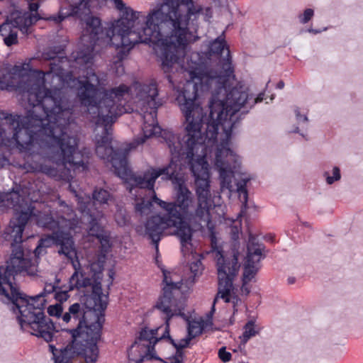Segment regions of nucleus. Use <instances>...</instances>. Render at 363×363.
Segmentation results:
<instances>
[{"mask_svg": "<svg viewBox=\"0 0 363 363\" xmlns=\"http://www.w3.org/2000/svg\"><path fill=\"white\" fill-rule=\"evenodd\" d=\"M152 202H155L152 199V201L141 200L140 202L135 204V211L141 216L147 214L151 211Z\"/></svg>", "mask_w": 363, "mask_h": 363, "instance_id": "nucleus-28", "label": "nucleus"}, {"mask_svg": "<svg viewBox=\"0 0 363 363\" xmlns=\"http://www.w3.org/2000/svg\"><path fill=\"white\" fill-rule=\"evenodd\" d=\"M168 80L170 83H172V78L170 76H168Z\"/></svg>", "mask_w": 363, "mask_h": 363, "instance_id": "nucleus-39", "label": "nucleus"}, {"mask_svg": "<svg viewBox=\"0 0 363 363\" xmlns=\"http://www.w3.org/2000/svg\"><path fill=\"white\" fill-rule=\"evenodd\" d=\"M325 30H326V28L321 30V29H315V28H313L312 27H311L307 29V32H308L309 33L314 34V35L320 33L322 31H325Z\"/></svg>", "mask_w": 363, "mask_h": 363, "instance_id": "nucleus-37", "label": "nucleus"}, {"mask_svg": "<svg viewBox=\"0 0 363 363\" xmlns=\"http://www.w3.org/2000/svg\"><path fill=\"white\" fill-rule=\"evenodd\" d=\"M314 13L313 9H306L298 16V20L300 23L306 24L313 18Z\"/></svg>", "mask_w": 363, "mask_h": 363, "instance_id": "nucleus-30", "label": "nucleus"}, {"mask_svg": "<svg viewBox=\"0 0 363 363\" xmlns=\"http://www.w3.org/2000/svg\"><path fill=\"white\" fill-rule=\"evenodd\" d=\"M70 1L72 3L66 12L61 9L57 16L46 19L59 23L67 17L73 16L84 21L81 36L83 48L73 56L74 61L66 56H58L60 52L55 48L43 53L45 60H52L50 70L47 72L32 69L28 63L12 66L0 62V66L16 74L15 81L19 85L18 92L27 100L34 112L42 116L50 133L47 138L57 143L51 146V150L58 147L61 150V158L67 155L75 162L83 160L84 168H79V173H83L89 170L90 156L89 152L78 151L79 139L73 133L77 124L67 86L76 88L79 99V92L83 86L89 84L100 91L108 84V76L105 73L96 74L92 70L87 71L83 79L74 76L77 68L84 69L92 64L93 52L95 46L99 45L101 28V19L90 15L94 0Z\"/></svg>", "mask_w": 363, "mask_h": 363, "instance_id": "nucleus-1", "label": "nucleus"}, {"mask_svg": "<svg viewBox=\"0 0 363 363\" xmlns=\"http://www.w3.org/2000/svg\"><path fill=\"white\" fill-rule=\"evenodd\" d=\"M186 320H188V335L192 338L200 335L208 325V323L202 319L190 321L187 318Z\"/></svg>", "mask_w": 363, "mask_h": 363, "instance_id": "nucleus-25", "label": "nucleus"}, {"mask_svg": "<svg viewBox=\"0 0 363 363\" xmlns=\"http://www.w3.org/2000/svg\"><path fill=\"white\" fill-rule=\"evenodd\" d=\"M89 84L81 88L79 101L86 108L89 120L104 130L96 138V153L101 160L110 162L115 174L133 188L153 189L156 179L165 174L175 177L173 163L161 168L150 167L143 174H133L128 167L129 152L145 139L161 133L157 122V109L162 102L159 99L155 81L141 84L135 82L131 87L121 84L101 91Z\"/></svg>", "mask_w": 363, "mask_h": 363, "instance_id": "nucleus-2", "label": "nucleus"}, {"mask_svg": "<svg viewBox=\"0 0 363 363\" xmlns=\"http://www.w3.org/2000/svg\"><path fill=\"white\" fill-rule=\"evenodd\" d=\"M69 189L77 198L78 209L84 216L88 217L87 233L90 238H95L98 240L100 247L96 257L104 255L106 259V255L111 248V236L109 231L102 225L101 221L104 218L102 211L95 208V205L108 204L112 201L113 197L108 191L101 187H96L92 192V199L88 195H82L78 193L72 186Z\"/></svg>", "mask_w": 363, "mask_h": 363, "instance_id": "nucleus-11", "label": "nucleus"}, {"mask_svg": "<svg viewBox=\"0 0 363 363\" xmlns=\"http://www.w3.org/2000/svg\"><path fill=\"white\" fill-rule=\"evenodd\" d=\"M225 46L224 39L216 38L208 43L207 51L192 52L187 67L192 80L196 79L211 88L214 85L217 89L210 101L206 129V133L210 135L208 136L211 141L218 137L220 127L227 134L225 126L227 121V69L221 60Z\"/></svg>", "mask_w": 363, "mask_h": 363, "instance_id": "nucleus-9", "label": "nucleus"}, {"mask_svg": "<svg viewBox=\"0 0 363 363\" xmlns=\"http://www.w3.org/2000/svg\"><path fill=\"white\" fill-rule=\"evenodd\" d=\"M49 351L52 354L55 363H77V360L73 359V352L69 348L55 347L52 344H49Z\"/></svg>", "mask_w": 363, "mask_h": 363, "instance_id": "nucleus-23", "label": "nucleus"}, {"mask_svg": "<svg viewBox=\"0 0 363 363\" xmlns=\"http://www.w3.org/2000/svg\"><path fill=\"white\" fill-rule=\"evenodd\" d=\"M113 274L114 272L113 271L109 272V278H110V283L109 284H112L113 280Z\"/></svg>", "mask_w": 363, "mask_h": 363, "instance_id": "nucleus-38", "label": "nucleus"}, {"mask_svg": "<svg viewBox=\"0 0 363 363\" xmlns=\"http://www.w3.org/2000/svg\"><path fill=\"white\" fill-rule=\"evenodd\" d=\"M294 113L299 126L294 127L291 131L303 135L308 123V112L299 106H295Z\"/></svg>", "mask_w": 363, "mask_h": 363, "instance_id": "nucleus-24", "label": "nucleus"}, {"mask_svg": "<svg viewBox=\"0 0 363 363\" xmlns=\"http://www.w3.org/2000/svg\"><path fill=\"white\" fill-rule=\"evenodd\" d=\"M16 74L0 66V90L18 91ZM42 116L28 108L26 116L0 111V138L1 144L10 150L17 149L23 153L24 167L28 171L42 172L56 180L69 182L71 170L79 173L84 168L83 160L75 162L69 156L61 158V150L52 145L57 143L48 139L50 135Z\"/></svg>", "mask_w": 363, "mask_h": 363, "instance_id": "nucleus-4", "label": "nucleus"}, {"mask_svg": "<svg viewBox=\"0 0 363 363\" xmlns=\"http://www.w3.org/2000/svg\"><path fill=\"white\" fill-rule=\"evenodd\" d=\"M45 252V248L38 242L37 247H35L33 252L35 256L37 258H38L40 255L44 254Z\"/></svg>", "mask_w": 363, "mask_h": 363, "instance_id": "nucleus-35", "label": "nucleus"}, {"mask_svg": "<svg viewBox=\"0 0 363 363\" xmlns=\"http://www.w3.org/2000/svg\"><path fill=\"white\" fill-rule=\"evenodd\" d=\"M211 251L216 259L218 287L211 310L207 314L208 318L211 320L215 312V306L218 303L219 298L223 299L225 303H227V264L222 250L217 245L215 235L211 236Z\"/></svg>", "mask_w": 363, "mask_h": 363, "instance_id": "nucleus-20", "label": "nucleus"}, {"mask_svg": "<svg viewBox=\"0 0 363 363\" xmlns=\"http://www.w3.org/2000/svg\"><path fill=\"white\" fill-rule=\"evenodd\" d=\"M242 188V193L237 190L228 193L229 199H238L242 203L240 212L236 218V220L239 219L241 222L240 217L242 215H245L247 217L250 218L259 210V207L255 202L249 201L247 186ZM234 220L235 219L232 220L230 224L228 223V231H230V227L233 224Z\"/></svg>", "mask_w": 363, "mask_h": 363, "instance_id": "nucleus-21", "label": "nucleus"}, {"mask_svg": "<svg viewBox=\"0 0 363 363\" xmlns=\"http://www.w3.org/2000/svg\"><path fill=\"white\" fill-rule=\"evenodd\" d=\"M218 357L223 362H227V347H222L218 351Z\"/></svg>", "mask_w": 363, "mask_h": 363, "instance_id": "nucleus-34", "label": "nucleus"}, {"mask_svg": "<svg viewBox=\"0 0 363 363\" xmlns=\"http://www.w3.org/2000/svg\"><path fill=\"white\" fill-rule=\"evenodd\" d=\"M262 330V327L255 318H251L245 324L242 333L239 336L240 345L244 346L252 337L257 335Z\"/></svg>", "mask_w": 363, "mask_h": 363, "instance_id": "nucleus-22", "label": "nucleus"}, {"mask_svg": "<svg viewBox=\"0 0 363 363\" xmlns=\"http://www.w3.org/2000/svg\"><path fill=\"white\" fill-rule=\"evenodd\" d=\"M254 179V174L245 168L242 157L228 147V193L235 190L242 193V187Z\"/></svg>", "mask_w": 363, "mask_h": 363, "instance_id": "nucleus-18", "label": "nucleus"}, {"mask_svg": "<svg viewBox=\"0 0 363 363\" xmlns=\"http://www.w3.org/2000/svg\"><path fill=\"white\" fill-rule=\"evenodd\" d=\"M106 259L104 255H99L96 260L89 261V275L83 272L80 263L73 262L74 272L69 280V290L91 289V294L82 298L83 303L72 304L62 316L63 323L72 327L65 330L72 335V342L61 348H69L77 361L83 358L86 363H96L99 356L97 342L101 337L108 299L101 289Z\"/></svg>", "mask_w": 363, "mask_h": 363, "instance_id": "nucleus-5", "label": "nucleus"}, {"mask_svg": "<svg viewBox=\"0 0 363 363\" xmlns=\"http://www.w3.org/2000/svg\"><path fill=\"white\" fill-rule=\"evenodd\" d=\"M323 177L326 184L331 185L341 179L340 170L337 167H332L323 172Z\"/></svg>", "mask_w": 363, "mask_h": 363, "instance_id": "nucleus-27", "label": "nucleus"}, {"mask_svg": "<svg viewBox=\"0 0 363 363\" xmlns=\"http://www.w3.org/2000/svg\"><path fill=\"white\" fill-rule=\"evenodd\" d=\"M161 329L162 327L141 330L139 336L128 350V363H142L145 359L161 360L156 356L155 350V345L160 341L158 332Z\"/></svg>", "mask_w": 363, "mask_h": 363, "instance_id": "nucleus-16", "label": "nucleus"}, {"mask_svg": "<svg viewBox=\"0 0 363 363\" xmlns=\"http://www.w3.org/2000/svg\"><path fill=\"white\" fill-rule=\"evenodd\" d=\"M69 297V295L68 291L62 290L60 286L58 287V289H57L56 292L54 294V298H55L56 301L60 302V304L66 301Z\"/></svg>", "mask_w": 363, "mask_h": 363, "instance_id": "nucleus-32", "label": "nucleus"}, {"mask_svg": "<svg viewBox=\"0 0 363 363\" xmlns=\"http://www.w3.org/2000/svg\"><path fill=\"white\" fill-rule=\"evenodd\" d=\"M190 57L187 59L186 65L184 68V75L186 73L189 79L186 80L181 91H179L176 100L185 118V134L182 138H185L186 144L191 143L192 139L195 141L205 138L206 133H202L201 128L203 123L205 114L203 108L196 104L195 101L198 96L199 86L201 91L208 90L211 86H207L205 83L201 84L198 79L192 80L187 71L188 62ZM189 145H187L188 146Z\"/></svg>", "mask_w": 363, "mask_h": 363, "instance_id": "nucleus-12", "label": "nucleus"}, {"mask_svg": "<svg viewBox=\"0 0 363 363\" xmlns=\"http://www.w3.org/2000/svg\"><path fill=\"white\" fill-rule=\"evenodd\" d=\"M40 7V4L37 2L33 3V1L28 2V9L30 12L35 11L37 12Z\"/></svg>", "mask_w": 363, "mask_h": 363, "instance_id": "nucleus-36", "label": "nucleus"}, {"mask_svg": "<svg viewBox=\"0 0 363 363\" xmlns=\"http://www.w3.org/2000/svg\"><path fill=\"white\" fill-rule=\"evenodd\" d=\"M38 272L37 261L33 260L21 247L14 248L6 267L0 266V295L6 296L18 309V320L23 330L48 342L52 340L55 329L52 320L44 313L45 296L55 294L60 280L56 278L53 284L46 282L43 292L35 296L22 293L12 281L15 274L35 277Z\"/></svg>", "mask_w": 363, "mask_h": 363, "instance_id": "nucleus-6", "label": "nucleus"}, {"mask_svg": "<svg viewBox=\"0 0 363 363\" xmlns=\"http://www.w3.org/2000/svg\"><path fill=\"white\" fill-rule=\"evenodd\" d=\"M263 247L258 244L249 245L246 262L241 276V285L228 283V306L233 309V315L241 308V296H247L252 290V283L256 281V276L259 269V262L263 258Z\"/></svg>", "mask_w": 363, "mask_h": 363, "instance_id": "nucleus-14", "label": "nucleus"}, {"mask_svg": "<svg viewBox=\"0 0 363 363\" xmlns=\"http://www.w3.org/2000/svg\"><path fill=\"white\" fill-rule=\"evenodd\" d=\"M232 242L228 246V283L238 277L245 258V247L238 239L241 234V221L238 219L233 221L230 227Z\"/></svg>", "mask_w": 363, "mask_h": 363, "instance_id": "nucleus-19", "label": "nucleus"}, {"mask_svg": "<svg viewBox=\"0 0 363 363\" xmlns=\"http://www.w3.org/2000/svg\"><path fill=\"white\" fill-rule=\"evenodd\" d=\"M206 133L205 138L195 141L192 139L191 143H185V138H181L170 131H164V139L169 148L172 155L170 163L174 164L172 170L174 171L175 177L167 178L162 174L165 180H178L177 162L184 160L190 166L191 172L195 177L196 192L198 198V206L194 209V199L192 193L183 183H179L177 187L175 201L167 202L157 198L153 189L152 199L159 205L166 213L149 217L144 223V236L152 240L157 252L159 251V242L163 237L166 230L175 228V235L181 242V250L184 255L193 252L192 233L190 225L184 222V219H197V221H203L207 225L211 221L210 208V174L207 157L216 148L214 167L219 172L221 179V188L225 187L227 179V143L223 140L221 147L217 145V138L211 141ZM182 164V163L180 162Z\"/></svg>", "mask_w": 363, "mask_h": 363, "instance_id": "nucleus-3", "label": "nucleus"}, {"mask_svg": "<svg viewBox=\"0 0 363 363\" xmlns=\"http://www.w3.org/2000/svg\"><path fill=\"white\" fill-rule=\"evenodd\" d=\"M184 353L182 350H176L175 354L167 358L166 363H183Z\"/></svg>", "mask_w": 363, "mask_h": 363, "instance_id": "nucleus-33", "label": "nucleus"}, {"mask_svg": "<svg viewBox=\"0 0 363 363\" xmlns=\"http://www.w3.org/2000/svg\"><path fill=\"white\" fill-rule=\"evenodd\" d=\"M228 360H229L230 359V354L228 352Z\"/></svg>", "mask_w": 363, "mask_h": 363, "instance_id": "nucleus-41", "label": "nucleus"}, {"mask_svg": "<svg viewBox=\"0 0 363 363\" xmlns=\"http://www.w3.org/2000/svg\"><path fill=\"white\" fill-rule=\"evenodd\" d=\"M7 201L15 211V217L9 223L10 235L13 240L12 250L18 247L23 250L21 245L23 233L28 221L32 218L37 225L52 231L51 235L40 239L38 242L41 245L47 248L54 242L60 246L59 253L71 260L72 265L73 262L79 263L72 236L67 232L74 230L80 223V219L72 206L59 199L60 210L54 217L50 206L38 202L28 203L18 191L10 193L7 196Z\"/></svg>", "mask_w": 363, "mask_h": 363, "instance_id": "nucleus-7", "label": "nucleus"}, {"mask_svg": "<svg viewBox=\"0 0 363 363\" xmlns=\"http://www.w3.org/2000/svg\"><path fill=\"white\" fill-rule=\"evenodd\" d=\"M158 338H160V340H167V341L169 343H170L171 345H173V347L176 349V350H182V351L183 348L188 347L190 341L193 339L192 337H191L190 336L188 335L186 337L180 340V341L178 343H177L169 335V332L168 333L167 335H166L165 328H164L162 335L160 337L158 336Z\"/></svg>", "mask_w": 363, "mask_h": 363, "instance_id": "nucleus-26", "label": "nucleus"}, {"mask_svg": "<svg viewBox=\"0 0 363 363\" xmlns=\"http://www.w3.org/2000/svg\"><path fill=\"white\" fill-rule=\"evenodd\" d=\"M264 92L256 93L253 87L236 78L228 62V135L239 123L242 116L263 101Z\"/></svg>", "mask_w": 363, "mask_h": 363, "instance_id": "nucleus-13", "label": "nucleus"}, {"mask_svg": "<svg viewBox=\"0 0 363 363\" xmlns=\"http://www.w3.org/2000/svg\"><path fill=\"white\" fill-rule=\"evenodd\" d=\"M63 308L60 303H56L51 305L48 308V313L51 316H55L60 318L62 315Z\"/></svg>", "mask_w": 363, "mask_h": 363, "instance_id": "nucleus-31", "label": "nucleus"}, {"mask_svg": "<svg viewBox=\"0 0 363 363\" xmlns=\"http://www.w3.org/2000/svg\"><path fill=\"white\" fill-rule=\"evenodd\" d=\"M162 294L159 297L155 308L160 312L164 320L166 335L170 330V320L173 317H181L184 320L187 315L184 313L185 305L176 298L183 284V279H180L175 273L163 271Z\"/></svg>", "mask_w": 363, "mask_h": 363, "instance_id": "nucleus-15", "label": "nucleus"}, {"mask_svg": "<svg viewBox=\"0 0 363 363\" xmlns=\"http://www.w3.org/2000/svg\"><path fill=\"white\" fill-rule=\"evenodd\" d=\"M201 15L208 21L213 16L211 8L203 9L195 5L193 0H162L149 16L150 25H153L154 17L159 21L160 36L154 50L165 73L184 57L186 47L192 37L189 30V21L194 24Z\"/></svg>", "mask_w": 363, "mask_h": 363, "instance_id": "nucleus-8", "label": "nucleus"}, {"mask_svg": "<svg viewBox=\"0 0 363 363\" xmlns=\"http://www.w3.org/2000/svg\"><path fill=\"white\" fill-rule=\"evenodd\" d=\"M203 269V267L201 259H196L190 264V271L193 274L194 279L191 281V284L194 283L195 277L199 276Z\"/></svg>", "mask_w": 363, "mask_h": 363, "instance_id": "nucleus-29", "label": "nucleus"}, {"mask_svg": "<svg viewBox=\"0 0 363 363\" xmlns=\"http://www.w3.org/2000/svg\"><path fill=\"white\" fill-rule=\"evenodd\" d=\"M44 18L38 13H18L13 15L10 20H6L0 25V35L7 46L16 45L18 43V30L23 35H29L32 33V26L38 20Z\"/></svg>", "mask_w": 363, "mask_h": 363, "instance_id": "nucleus-17", "label": "nucleus"}, {"mask_svg": "<svg viewBox=\"0 0 363 363\" xmlns=\"http://www.w3.org/2000/svg\"><path fill=\"white\" fill-rule=\"evenodd\" d=\"M289 281L290 283H291V284H292V283H294V279H289Z\"/></svg>", "mask_w": 363, "mask_h": 363, "instance_id": "nucleus-40", "label": "nucleus"}, {"mask_svg": "<svg viewBox=\"0 0 363 363\" xmlns=\"http://www.w3.org/2000/svg\"><path fill=\"white\" fill-rule=\"evenodd\" d=\"M118 10L121 12L118 19L108 24V26L103 28L101 25V33L99 34V45L113 46L118 52L116 57L118 61L115 62L117 66V72H124V67L122 61L128 55L130 51L136 44L146 43L152 45L160 40V31L159 21L154 17L152 23H148V18L150 13L155 9H152L145 17V21L141 28L136 27L138 20L142 15L141 12L135 11L130 7H127L122 0H112Z\"/></svg>", "mask_w": 363, "mask_h": 363, "instance_id": "nucleus-10", "label": "nucleus"}]
</instances>
